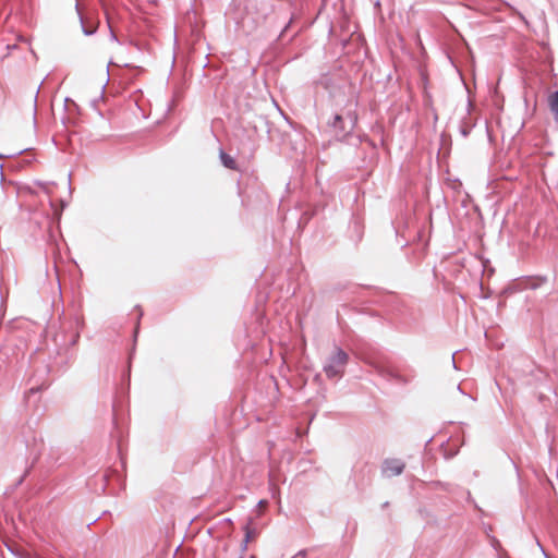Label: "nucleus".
<instances>
[{
    "mask_svg": "<svg viewBox=\"0 0 558 558\" xmlns=\"http://www.w3.org/2000/svg\"><path fill=\"white\" fill-rule=\"evenodd\" d=\"M348 362V354L339 348H336L324 366L328 378L341 376Z\"/></svg>",
    "mask_w": 558,
    "mask_h": 558,
    "instance_id": "f257e3e1",
    "label": "nucleus"
},
{
    "mask_svg": "<svg viewBox=\"0 0 558 558\" xmlns=\"http://www.w3.org/2000/svg\"><path fill=\"white\" fill-rule=\"evenodd\" d=\"M404 470V463L397 459H388L384 462L383 472L387 476L400 475Z\"/></svg>",
    "mask_w": 558,
    "mask_h": 558,
    "instance_id": "f03ea898",
    "label": "nucleus"
},
{
    "mask_svg": "<svg viewBox=\"0 0 558 558\" xmlns=\"http://www.w3.org/2000/svg\"><path fill=\"white\" fill-rule=\"evenodd\" d=\"M220 159L226 168L231 170H238V163L232 156L226 154L225 151H220Z\"/></svg>",
    "mask_w": 558,
    "mask_h": 558,
    "instance_id": "7ed1b4c3",
    "label": "nucleus"
},
{
    "mask_svg": "<svg viewBox=\"0 0 558 558\" xmlns=\"http://www.w3.org/2000/svg\"><path fill=\"white\" fill-rule=\"evenodd\" d=\"M548 106L554 112L556 120H558V92H555L548 97Z\"/></svg>",
    "mask_w": 558,
    "mask_h": 558,
    "instance_id": "20e7f679",
    "label": "nucleus"
},
{
    "mask_svg": "<svg viewBox=\"0 0 558 558\" xmlns=\"http://www.w3.org/2000/svg\"><path fill=\"white\" fill-rule=\"evenodd\" d=\"M257 536V532L255 529L250 527L248 525L245 526V537L243 541V547L246 548V544L253 539H255Z\"/></svg>",
    "mask_w": 558,
    "mask_h": 558,
    "instance_id": "39448f33",
    "label": "nucleus"
},
{
    "mask_svg": "<svg viewBox=\"0 0 558 558\" xmlns=\"http://www.w3.org/2000/svg\"><path fill=\"white\" fill-rule=\"evenodd\" d=\"M266 504H267L266 501H260V502H259V506H260V507H265V506H266Z\"/></svg>",
    "mask_w": 558,
    "mask_h": 558,
    "instance_id": "423d86ee",
    "label": "nucleus"
},
{
    "mask_svg": "<svg viewBox=\"0 0 558 558\" xmlns=\"http://www.w3.org/2000/svg\"><path fill=\"white\" fill-rule=\"evenodd\" d=\"M335 120H336V122H338V121L341 120V117L340 116H336Z\"/></svg>",
    "mask_w": 558,
    "mask_h": 558,
    "instance_id": "0eeeda50",
    "label": "nucleus"
}]
</instances>
